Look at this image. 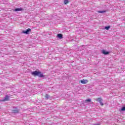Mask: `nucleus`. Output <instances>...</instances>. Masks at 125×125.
Listing matches in <instances>:
<instances>
[{
    "instance_id": "nucleus-10",
    "label": "nucleus",
    "mask_w": 125,
    "mask_h": 125,
    "mask_svg": "<svg viewBox=\"0 0 125 125\" xmlns=\"http://www.w3.org/2000/svg\"><path fill=\"white\" fill-rule=\"evenodd\" d=\"M57 37L60 39H63V35L62 34H58L57 35Z\"/></svg>"
},
{
    "instance_id": "nucleus-15",
    "label": "nucleus",
    "mask_w": 125,
    "mask_h": 125,
    "mask_svg": "<svg viewBox=\"0 0 125 125\" xmlns=\"http://www.w3.org/2000/svg\"><path fill=\"white\" fill-rule=\"evenodd\" d=\"M110 28H111V26H110L104 27V29L107 30H109V29H110Z\"/></svg>"
},
{
    "instance_id": "nucleus-13",
    "label": "nucleus",
    "mask_w": 125,
    "mask_h": 125,
    "mask_svg": "<svg viewBox=\"0 0 125 125\" xmlns=\"http://www.w3.org/2000/svg\"><path fill=\"white\" fill-rule=\"evenodd\" d=\"M98 13H105L106 12V10H103V11H98Z\"/></svg>"
},
{
    "instance_id": "nucleus-11",
    "label": "nucleus",
    "mask_w": 125,
    "mask_h": 125,
    "mask_svg": "<svg viewBox=\"0 0 125 125\" xmlns=\"http://www.w3.org/2000/svg\"><path fill=\"white\" fill-rule=\"evenodd\" d=\"M119 111H120V112H125V105H124V106L121 108V109H119Z\"/></svg>"
},
{
    "instance_id": "nucleus-6",
    "label": "nucleus",
    "mask_w": 125,
    "mask_h": 125,
    "mask_svg": "<svg viewBox=\"0 0 125 125\" xmlns=\"http://www.w3.org/2000/svg\"><path fill=\"white\" fill-rule=\"evenodd\" d=\"M23 9L22 8H16L13 9V11L15 12H17L18 11H22Z\"/></svg>"
},
{
    "instance_id": "nucleus-8",
    "label": "nucleus",
    "mask_w": 125,
    "mask_h": 125,
    "mask_svg": "<svg viewBox=\"0 0 125 125\" xmlns=\"http://www.w3.org/2000/svg\"><path fill=\"white\" fill-rule=\"evenodd\" d=\"M81 83L83 84H85L86 83H88V80L83 79L81 80Z\"/></svg>"
},
{
    "instance_id": "nucleus-3",
    "label": "nucleus",
    "mask_w": 125,
    "mask_h": 125,
    "mask_svg": "<svg viewBox=\"0 0 125 125\" xmlns=\"http://www.w3.org/2000/svg\"><path fill=\"white\" fill-rule=\"evenodd\" d=\"M96 101H98V102H99L101 106H103V105H104V104L103 103V99L101 98H99L96 99Z\"/></svg>"
},
{
    "instance_id": "nucleus-16",
    "label": "nucleus",
    "mask_w": 125,
    "mask_h": 125,
    "mask_svg": "<svg viewBox=\"0 0 125 125\" xmlns=\"http://www.w3.org/2000/svg\"><path fill=\"white\" fill-rule=\"evenodd\" d=\"M93 125H99V124H94Z\"/></svg>"
},
{
    "instance_id": "nucleus-4",
    "label": "nucleus",
    "mask_w": 125,
    "mask_h": 125,
    "mask_svg": "<svg viewBox=\"0 0 125 125\" xmlns=\"http://www.w3.org/2000/svg\"><path fill=\"white\" fill-rule=\"evenodd\" d=\"M31 32H32V29L28 28L26 30L22 31V33L23 34H26V35H28V34Z\"/></svg>"
},
{
    "instance_id": "nucleus-12",
    "label": "nucleus",
    "mask_w": 125,
    "mask_h": 125,
    "mask_svg": "<svg viewBox=\"0 0 125 125\" xmlns=\"http://www.w3.org/2000/svg\"><path fill=\"white\" fill-rule=\"evenodd\" d=\"M45 98H46V99L48 100V99H50V96L48 94H46L45 95Z\"/></svg>"
},
{
    "instance_id": "nucleus-1",
    "label": "nucleus",
    "mask_w": 125,
    "mask_h": 125,
    "mask_svg": "<svg viewBox=\"0 0 125 125\" xmlns=\"http://www.w3.org/2000/svg\"><path fill=\"white\" fill-rule=\"evenodd\" d=\"M31 75L32 76H36V77H39V78H45V76L43 75V73H42V72L40 71H35L31 72Z\"/></svg>"
},
{
    "instance_id": "nucleus-2",
    "label": "nucleus",
    "mask_w": 125,
    "mask_h": 125,
    "mask_svg": "<svg viewBox=\"0 0 125 125\" xmlns=\"http://www.w3.org/2000/svg\"><path fill=\"white\" fill-rule=\"evenodd\" d=\"M10 96L8 95L5 96V97L1 99L0 101L1 102H4L5 101H9Z\"/></svg>"
},
{
    "instance_id": "nucleus-14",
    "label": "nucleus",
    "mask_w": 125,
    "mask_h": 125,
    "mask_svg": "<svg viewBox=\"0 0 125 125\" xmlns=\"http://www.w3.org/2000/svg\"><path fill=\"white\" fill-rule=\"evenodd\" d=\"M64 4H67V3H69V0H64Z\"/></svg>"
},
{
    "instance_id": "nucleus-7",
    "label": "nucleus",
    "mask_w": 125,
    "mask_h": 125,
    "mask_svg": "<svg viewBox=\"0 0 125 125\" xmlns=\"http://www.w3.org/2000/svg\"><path fill=\"white\" fill-rule=\"evenodd\" d=\"M102 53L103 54H104V55H108V54H110V52L106 51L105 50H102Z\"/></svg>"
},
{
    "instance_id": "nucleus-5",
    "label": "nucleus",
    "mask_w": 125,
    "mask_h": 125,
    "mask_svg": "<svg viewBox=\"0 0 125 125\" xmlns=\"http://www.w3.org/2000/svg\"><path fill=\"white\" fill-rule=\"evenodd\" d=\"M12 111L13 112V113H14L15 114H17L19 113V110L17 109V107L16 106L13 107V109L12 110Z\"/></svg>"
},
{
    "instance_id": "nucleus-9",
    "label": "nucleus",
    "mask_w": 125,
    "mask_h": 125,
    "mask_svg": "<svg viewBox=\"0 0 125 125\" xmlns=\"http://www.w3.org/2000/svg\"><path fill=\"white\" fill-rule=\"evenodd\" d=\"M91 103V99H88L85 100L84 102V103L85 104H87V103Z\"/></svg>"
}]
</instances>
